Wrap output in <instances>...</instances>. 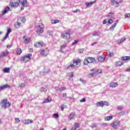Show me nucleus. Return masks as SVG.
<instances>
[{
  "label": "nucleus",
  "instance_id": "8fccbe9b",
  "mask_svg": "<svg viewBox=\"0 0 130 130\" xmlns=\"http://www.w3.org/2000/svg\"><path fill=\"white\" fill-rule=\"evenodd\" d=\"M124 17H125V18H129L130 17V13H129V14H125V15H124Z\"/></svg>",
  "mask_w": 130,
  "mask_h": 130
},
{
  "label": "nucleus",
  "instance_id": "393cba45",
  "mask_svg": "<svg viewBox=\"0 0 130 130\" xmlns=\"http://www.w3.org/2000/svg\"><path fill=\"white\" fill-rule=\"evenodd\" d=\"M123 64V62L117 61L115 62V67H121Z\"/></svg>",
  "mask_w": 130,
  "mask_h": 130
},
{
  "label": "nucleus",
  "instance_id": "e2e57ef3",
  "mask_svg": "<svg viewBox=\"0 0 130 130\" xmlns=\"http://www.w3.org/2000/svg\"><path fill=\"white\" fill-rule=\"evenodd\" d=\"M63 109H64V106L63 105H62V106H61V111H63Z\"/></svg>",
  "mask_w": 130,
  "mask_h": 130
},
{
  "label": "nucleus",
  "instance_id": "f03ea898",
  "mask_svg": "<svg viewBox=\"0 0 130 130\" xmlns=\"http://www.w3.org/2000/svg\"><path fill=\"white\" fill-rule=\"evenodd\" d=\"M61 38L63 39H70L71 38V30L69 29L68 30H65L61 35Z\"/></svg>",
  "mask_w": 130,
  "mask_h": 130
},
{
  "label": "nucleus",
  "instance_id": "6ab92c4d",
  "mask_svg": "<svg viewBox=\"0 0 130 130\" xmlns=\"http://www.w3.org/2000/svg\"><path fill=\"white\" fill-rule=\"evenodd\" d=\"M23 122L24 124H29L30 123H32L33 120H30V119H27V120H25Z\"/></svg>",
  "mask_w": 130,
  "mask_h": 130
},
{
  "label": "nucleus",
  "instance_id": "c756f323",
  "mask_svg": "<svg viewBox=\"0 0 130 130\" xmlns=\"http://www.w3.org/2000/svg\"><path fill=\"white\" fill-rule=\"evenodd\" d=\"M117 23H114L113 25H111V26L110 27V30L113 31L114 29V28L116 27Z\"/></svg>",
  "mask_w": 130,
  "mask_h": 130
},
{
  "label": "nucleus",
  "instance_id": "69168bd1",
  "mask_svg": "<svg viewBox=\"0 0 130 130\" xmlns=\"http://www.w3.org/2000/svg\"><path fill=\"white\" fill-rule=\"evenodd\" d=\"M95 3H96V1H93V2H90V5L92 6V5H94V4H95Z\"/></svg>",
  "mask_w": 130,
  "mask_h": 130
},
{
  "label": "nucleus",
  "instance_id": "4d7b16f0",
  "mask_svg": "<svg viewBox=\"0 0 130 130\" xmlns=\"http://www.w3.org/2000/svg\"><path fill=\"white\" fill-rule=\"evenodd\" d=\"M80 102H86V98H84L80 100Z\"/></svg>",
  "mask_w": 130,
  "mask_h": 130
},
{
  "label": "nucleus",
  "instance_id": "cd10ccee",
  "mask_svg": "<svg viewBox=\"0 0 130 130\" xmlns=\"http://www.w3.org/2000/svg\"><path fill=\"white\" fill-rule=\"evenodd\" d=\"M76 116V113H71L70 114V116H69V118L70 120H72L74 118V117H75V116Z\"/></svg>",
  "mask_w": 130,
  "mask_h": 130
},
{
  "label": "nucleus",
  "instance_id": "9d476101",
  "mask_svg": "<svg viewBox=\"0 0 130 130\" xmlns=\"http://www.w3.org/2000/svg\"><path fill=\"white\" fill-rule=\"evenodd\" d=\"M73 64H74L75 67H77V68H79L80 66H81V60L80 59H78L77 60H73Z\"/></svg>",
  "mask_w": 130,
  "mask_h": 130
},
{
  "label": "nucleus",
  "instance_id": "de8ad7c7",
  "mask_svg": "<svg viewBox=\"0 0 130 130\" xmlns=\"http://www.w3.org/2000/svg\"><path fill=\"white\" fill-rule=\"evenodd\" d=\"M78 42H79V41L78 40H75L74 42L72 43V45H76V44H78Z\"/></svg>",
  "mask_w": 130,
  "mask_h": 130
},
{
  "label": "nucleus",
  "instance_id": "423d86ee",
  "mask_svg": "<svg viewBox=\"0 0 130 130\" xmlns=\"http://www.w3.org/2000/svg\"><path fill=\"white\" fill-rule=\"evenodd\" d=\"M21 4L22 7L20 8L21 11H23L24 10V7H29V3L27 2V0H21L20 2Z\"/></svg>",
  "mask_w": 130,
  "mask_h": 130
},
{
  "label": "nucleus",
  "instance_id": "e433bc0d",
  "mask_svg": "<svg viewBox=\"0 0 130 130\" xmlns=\"http://www.w3.org/2000/svg\"><path fill=\"white\" fill-rule=\"evenodd\" d=\"M16 53L17 54H21V53H22V49H21V48H18L16 51Z\"/></svg>",
  "mask_w": 130,
  "mask_h": 130
},
{
  "label": "nucleus",
  "instance_id": "864d4df0",
  "mask_svg": "<svg viewBox=\"0 0 130 130\" xmlns=\"http://www.w3.org/2000/svg\"><path fill=\"white\" fill-rule=\"evenodd\" d=\"M84 49H80L79 50V53H83L84 52Z\"/></svg>",
  "mask_w": 130,
  "mask_h": 130
},
{
  "label": "nucleus",
  "instance_id": "774afa93",
  "mask_svg": "<svg viewBox=\"0 0 130 130\" xmlns=\"http://www.w3.org/2000/svg\"><path fill=\"white\" fill-rule=\"evenodd\" d=\"M11 47H12V45H7V48H11Z\"/></svg>",
  "mask_w": 130,
  "mask_h": 130
},
{
  "label": "nucleus",
  "instance_id": "c9c22d12",
  "mask_svg": "<svg viewBox=\"0 0 130 130\" xmlns=\"http://www.w3.org/2000/svg\"><path fill=\"white\" fill-rule=\"evenodd\" d=\"M75 67V64H71L70 66L67 67L66 70H70V69H72Z\"/></svg>",
  "mask_w": 130,
  "mask_h": 130
},
{
  "label": "nucleus",
  "instance_id": "49530a36",
  "mask_svg": "<svg viewBox=\"0 0 130 130\" xmlns=\"http://www.w3.org/2000/svg\"><path fill=\"white\" fill-rule=\"evenodd\" d=\"M15 120L16 123H19L21 121L20 120V119H19L18 118H16L15 119Z\"/></svg>",
  "mask_w": 130,
  "mask_h": 130
},
{
  "label": "nucleus",
  "instance_id": "f3484780",
  "mask_svg": "<svg viewBox=\"0 0 130 130\" xmlns=\"http://www.w3.org/2000/svg\"><path fill=\"white\" fill-rule=\"evenodd\" d=\"M118 86L117 82H112L110 84V87L111 88H116Z\"/></svg>",
  "mask_w": 130,
  "mask_h": 130
},
{
  "label": "nucleus",
  "instance_id": "79ce46f5",
  "mask_svg": "<svg viewBox=\"0 0 130 130\" xmlns=\"http://www.w3.org/2000/svg\"><path fill=\"white\" fill-rule=\"evenodd\" d=\"M41 92H46L47 91V88L44 87H42L40 89Z\"/></svg>",
  "mask_w": 130,
  "mask_h": 130
},
{
  "label": "nucleus",
  "instance_id": "6e6552de",
  "mask_svg": "<svg viewBox=\"0 0 130 130\" xmlns=\"http://www.w3.org/2000/svg\"><path fill=\"white\" fill-rule=\"evenodd\" d=\"M49 54V50H48V49H43L40 52V54L42 55V56H46V55Z\"/></svg>",
  "mask_w": 130,
  "mask_h": 130
},
{
  "label": "nucleus",
  "instance_id": "6e6d98bb",
  "mask_svg": "<svg viewBox=\"0 0 130 130\" xmlns=\"http://www.w3.org/2000/svg\"><path fill=\"white\" fill-rule=\"evenodd\" d=\"M25 83H21L19 85V87L23 88V87H25Z\"/></svg>",
  "mask_w": 130,
  "mask_h": 130
},
{
  "label": "nucleus",
  "instance_id": "37998d69",
  "mask_svg": "<svg viewBox=\"0 0 130 130\" xmlns=\"http://www.w3.org/2000/svg\"><path fill=\"white\" fill-rule=\"evenodd\" d=\"M92 35L93 36H99V32L98 31H94Z\"/></svg>",
  "mask_w": 130,
  "mask_h": 130
},
{
  "label": "nucleus",
  "instance_id": "f704fd0d",
  "mask_svg": "<svg viewBox=\"0 0 130 130\" xmlns=\"http://www.w3.org/2000/svg\"><path fill=\"white\" fill-rule=\"evenodd\" d=\"M68 76L70 77L69 80H71V78H74V72L68 73Z\"/></svg>",
  "mask_w": 130,
  "mask_h": 130
},
{
  "label": "nucleus",
  "instance_id": "5fc2aeb1",
  "mask_svg": "<svg viewBox=\"0 0 130 130\" xmlns=\"http://www.w3.org/2000/svg\"><path fill=\"white\" fill-rule=\"evenodd\" d=\"M117 109H118V110H122V109H123V107H119V106H118Z\"/></svg>",
  "mask_w": 130,
  "mask_h": 130
},
{
  "label": "nucleus",
  "instance_id": "f257e3e1",
  "mask_svg": "<svg viewBox=\"0 0 130 130\" xmlns=\"http://www.w3.org/2000/svg\"><path fill=\"white\" fill-rule=\"evenodd\" d=\"M96 63L95 58L92 57H87L83 62L84 64L87 66L88 63Z\"/></svg>",
  "mask_w": 130,
  "mask_h": 130
},
{
  "label": "nucleus",
  "instance_id": "39448f33",
  "mask_svg": "<svg viewBox=\"0 0 130 130\" xmlns=\"http://www.w3.org/2000/svg\"><path fill=\"white\" fill-rule=\"evenodd\" d=\"M44 25L42 23H38V30L37 32L38 34H41V33H43Z\"/></svg>",
  "mask_w": 130,
  "mask_h": 130
},
{
  "label": "nucleus",
  "instance_id": "13d9d810",
  "mask_svg": "<svg viewBox=\"0 0 130 130\" xmlns=\"http://www.w3.org/2000/svg\"><path fill=\"white\" fill-rule=\"evenodd\" d=\"M59 90L60 91H64V90H66V87H61L59 88Z\"/></svg>",
  "mask_w": 130,
  "mask_h": 130
},
{
  "label": "nucleus",
  "instance_id": "0eeeda50",
  "mask_svg": "<svg viewBox=\"0 0 130 130\" xmlns=\"http://www.w3.org/2000/svg\"><path fill=\"white\" fill-rule=\"evenodd\" d=\"M12 32V29L11 28H7V32L6 34L5 37L3 38V39L2 40V42L5 41L6 39H7L9 37V35H10V33Z\"/></svg>",
  "mask_w": 130,
  "mask_h": 130
},
{
  "label": "nucleus",
  "instance_id": "5701e85b",
  "mask_svg": "<svg viewBox=\"0 0 130 130\" xmlns=\"http://www.w3.org/2000/svg\"><path fill=\"white\" fill-rule=\"evenodd\" d=\"M20 60H21V61H24V62H27L29 60L25 57V56H24V57H21Z\"/></svg>",
  "mask_w": 130,
  "mask_h": 130
},
{
  "label": "nucleus",
  "instance_id": "1a4fd4ad",
  "mask_svg": "<svg viewBox=\"0 0 130 130\" xmlns=\"http://www.w3.org/2000/svg\"><path fill=\"white\" fill-rule=\"evenodd\" d=\"M119 121L116 120L113 122L111 124V126L114 128V129H117V125L119 124Z\"/></svg>",
  "mask_w": 130,
  "mask_h": 130
},
{
  "label": "nucleus",
  "instance_id": "412c9836",
  "mask_svg": "<svg viewBox=\"0 0 130 130\" xmlns=\"http://www.w3.org/2000/svg\"><path fill=\"white\" fill-rule=\"evenodd\" d=\"M7 88H10V85L8 84H5L3 86H0V91L1 90H4L5 89H7Z\"/></svg>",
  "mask_w": 130,
  "mask_h": 130
},
{
  "label": "nucleus",
  "instance_id": "bf43d9fd",
  "mask_svg": "<svg viewBox=\"0 0 130 130\" xmlns=\"http://www.w3.org/2000/svg\"><path fill=\"white\" fill-rule=\"evenodd\" d=\"M98 43V42H95L92 43V44H91V46H94V45H96V44H97Z\"/></svg>",
  "mask_w": 130,
  "mask_h": 130
},
{
  "label": "nucleus",
  "instance_id": "b1692460",
  "mask_svg": "<svg viewBox=\"0 0 130 130\" xmlns=\"http://www.w3.org/2000/svg\"><path fill=\"white\" fill-rule=\"evenodd\" d=\"M126 39L125 38H121L120 40H118L117 41L118 44H120L122 43L123 42H124L125 41Z\"/></svg>",
  "mask_w": 130,
  "mask_h": 130
},
{
  "label": "nucleus",
  "instance_id": "c03bdc74",
  "mask_svg": "<svg viewBox=\"0 0 130 130\" xmlns=\"http://www.w3.org/2000/svg\"><path fill=\"white\" fill-rule=\"evenodd\" d=\"M97 126V123H93L91 126L90 127H92V128H94V127H96Z\"/></svg>",
  "mask_w": 130,
  "mask_h": 130
},
{
  "label": "nucleus",
  "instance_id": "a878e982",
  "mask_svg": "<svg viewBox=\"0 0 130 130\" xmlns=\"http://www.w3.org/2000/svg\"><path fill=\"white\" fill-rule=\"evenodd\" d=\"M79 127H80V124L78 123H76L74 124V128H72V129L77 130V129Z\"/></svg>",
  "mask_w": 130,
  "mask_h": 130
},
{
  "label": "nucleus",
  "instance_id": "4468645a",
  "mask_svg": "<svg viewBox=\"0 0 130 130\" xmlns=\"http://www.w3.org/2000/svg\"><path fill=\"white\" fill-rule=\"evenodd\" d=\"M97 59H98V60H99V61L102 62L104 60H105V56H104L103 55L99 56V57H97Z\"/></svg>",
  "mask_w": 130,
  "mask_h": 130
},
{
  "label": "nucleus",
  "instance_id": "bb28decb",
  "mask_svg": "<svg viewBox=\"0 0 130 130\" xmlns=\"http://www.w3.org/2000/svg\"><path fill=\"white\" fill-rule=\"evenodd\" d=\"M98 106H100L101 107H103L104 106V101L99 102L96 104Z\"/></svg>",
  "mask_w": 130,
  "mask_h": 130
},
{
  "label": "nucleus",
  "instance_id": "338daca9",
  "mask_svg": "<svg viewBox=\"0 0 130 130\" xmlns=\"http://www.w3.org/2000/svg\"><path fill=\"white\" fill-rule=\"evenodd\" d=\"M56 23H58V20H54V24H56Z\"/></svg>",
  "mask_w": 130,
  "mask_h": 130
},
{
  "label": "nucleus",
  "instance_id": "9b49d317",
  "mask_svg": "<svg viewBox=\"0 0 130 130\" xmlns=\"http://www.w3.org/2000/svg\"><path fill=\"white\" fill-rule=\"evenodd\" d=\"M122 0H114L111 2L112 5H115L116 8L119 6L120 3H121Z\"/></svg>",
  "mask_w": 130,
  "mask_h": 130
},
{
  "label": "nucleus",
  "instance_id": "a18cd8bd",
  "mask_svg": "<svg viewBox=\"0 0 130 130\" xmlns=\"http://www.w3.org/2000/svg\"><path fill=\"white\" fill-rule=\"evenodd\" d=\"M104 101V106L106 105V106H109V103L106 101Z\"/></svg>",
  "mask_w": 130,
  "mask_h": 130
},
{
  "label": "nucleus",
  "instance_id": "473e14b6",
  "mask_svg": "<svg viewBox=\"0 0 130 130\" xmlns=\"http://www.w3.org/2000/svg\"><path fill=\"white\" fill-rule=\"evenodd\" d=\"M51 101V99L50 98V97L48 96L46 100H45L43 102V103H47L48 102H50Z\"/></svg>",
  "mask_w": 130,
  "mask_h": 130
},
{
  "label": "nucleus",
  "instance_id": "4be33fe9",
  "mask_svg": "<svg viewBox=\"0 0 130 130\" xmlns=\"http://www.w3.org/2000/svg\"><path fill=\"white\" fill-rule=\"evenodd\" d=\"M107 17H108L109 18H110L111 19H114V13H113L112 12H110L107 16Z\"/></svg>",
  "mask_w": 130,
  "mask_h": 130
},
{
  "label": "nucleus",
  "instance_id": "72a5a7b5",
  "mask_svg": "<svg viewBox=\"0 0 130 130\" xmlns=\"http://www.w3.org/2000/svg\"><path fill=\"white\" fill-rule=\"evenodd\" d=\"M89 77H96L97 76V72H93L92 73H90L89 75Z\"/></svg>",
  "mask_w": 130,
  "mask_h": 130
},
{
  "label": "nucleus",
  "instance_id": "ea45409f",
  "mask_svg": "<svg viewBox=\"0 0 130 130\" xmlns=\"http://www.w3.org/2000/svg\"><path fill=\"white\" fill-rule=\"evenodd\" d=\"M47 35H49V36H51L52 37L53 36V33L51 30H48L47 31Z\"/></svg>",
  "mask_w": 130,
  "mask_h": 130
},
{
  "label": "nucleus",
  "instance_id": "4c0bfd02",
  "mask_svg": "<svg viewBox=\"0 0 130 130\" xmlns=\"http://www.w3.org/2000/svg\"><path fill=\"white\" fill-rule=\"evenodd\" d=\"M29 42H30V38H26L24 40V43H25V44H28Z\"/></svg>",
  "mask_w": 130,
  "mask_h": 130
},
{
  "label": "nucleus",
  "instance_id": "f8f14e48",
  "mask_svg": "<svg viewBox=\"0 0 130 130\" xmlns=\"http://www.w3.org/2000/svg\"><path fill=\"white\" fill-rule=\"evenodd\" d=\"M11 10V8L9 7L8 6L6 7L4 10L2 12V14L0 16V17H2V16H4L5 14H7L8 13V11H10Z\"/></svg>",
  "mask_w": 130,
  "mask_h": 130
},
{
  "label": "nucleus",
  "instance_id": "58836bf2",
  "mask_svg": "<svg viewBox=\"0 0 130 130\" xmlns=\"http://www.w3.org/2000/svg\"><path fill=\"white\" fill-rule=\"evenodd\" d=\"M53 117H54L55 118H58L59 117V115L58 114V113L53 114Z\"/></svg>",
  "mask_w": 130,
  "mask_h": 130
},
{
  "label": "nucleus",
  "instance_id": "2f4dec72",
  "mask_svg": "<svg viewBox=\"0 0 130 130\" xmlns=\"http://www.w3.org/2000/svg\"><path fill=\"white\" fill-rule=\"evenodd\" d=\"M113 118V117L112 116H109L105 117V120H111Z\"/></svg>",
  "mask_w": 130,
  "mask_h": 130
},
{
  "label": "nucleus",
  "instance_id": "3c124183",
  "mask_svg": "<svg viewBox=\"0 0 130 130\" xmlns=\"http://www.w3.org/2000/svg\"><path fill=\"white\" fill-rule=\"evenodd\" d=\"M108 24H111L112 23H113V20H112V19H110L108 21Z\"/></svg>",
  "mask_w": 130,
  "mask_h": 130
},
{
  "label": "nucleus",
  "instance_id": "2eb2a0df",
  "mask_svg": "<svg viewBox=\"0 0 130 130\" xmlns=\"http://www.w3.org/2000/svg\"><path fill=\"white\" fill-rule=\"evenodd\" d=\"M17 21L20 23H25V22H26V18H25V17H20L17 19Z\"/></svg>",
  "mask_w": 130,
  "mask_h": 130
},
{
  "label": "nucleus",
  "instance_id": "0e129e2a",
  "mask_svg": "<svg viewBox=\"0 0 130 130\" xmlns=\"http://www.w3.org/2000/svg\"><path fill=\"white\" fill-rule=\"evenodd\" d=\"M73 12V13H78V12H80V10L79 9H76V10H74Z\"/></svg>",
  "mask_w": 130,
  "mask_h": 130
},
{
  "label": "nucleus",
  "instance_id": "aec40b11",
  "mask_svg": "<svg viewBox=\"0 0 130 130\" xmlns=\"http://www.w3.org/2000/svg\"><path fill=\"white\" fill-rule=\"evenodd\" d=\"M67 47V43H64L63 45H61L60 49V52L63 53L64 51H62V49H64Z\"/></svg>",
  "mask_w": 130,
  "mask_h": 130
},
{
  "label": "nucleus",
  "instance_id": "052dcab7",
  "mask_svg": "<svg viewBox=\"0 0 130 130\" xmlns=\"http://www.w3.org/2000/svg\"><path fill=\"white\" fill-rule=\"evenodd\" d=\"M62 97L63 98H66V97H67V94L66 93H63V94L62 95Z\"/></svg>",
  "mask_w": 130,
  "mask_h": 130
},
{
  "label": "nucleus",
  "instance_id": "20e7f679",
  "mask_svg": "<svg viewBox=\"0 0 130 130\" xmlns=\"http://www.w3.org/2000/svg\"><path fill=\"white\" fill-rule=\"evenodd\" d=\"M20 3H21V1L15 0L14 2H10V5L11 8H18L20 6Z\"/></svg>",
  "mask_w": 130,
  "mask_h": 130
},
{
  "label": "nucleus",
  "instance_id": "c85d7f7f",
  "mask_svg": "<svg viewBox=\"0 0 130 130\" xmlns=\"http://www.w3.org/2000/svg\"><path fill=\"white\" fill-rule=\"evenodd\" d=\"M129 56H124L122 57L121 60H124L125 61H126V60H129Z\"/></svg>",
  "mask_w": 130,
  "mask_h": 130
},
{
  "label": "nucleus",
  "instance_id": "dca6fc26",
  "mask_svg": "<svg viewBox=\"0 0 130 130\" xmlns=\"http://www.w3.org/2000/svg\"><path fill=\"white\" fill-rule=\"evenodd\" d=\"M9 54H10V52H9L8 50H6V51L2 52L0 56H1V57L2 56H7V55H9Z\"/></svg>",
  "mask_w": 130,
  "mask_h": 130
},
{
  "label": "nucleus",
  "instance_id": "09e8293b",
  "mask_svg": "<svg viewBox=\"0 0 130 130\" xmlns=\"http://www.w3.org/2000/svg\"><path fill=\"white\" fill-rule=\"evenodd\" d=\"M85 5H86L87 8H89L92 6V5H91V4L89 3H86L85 4Z\"/></svg>",
  "mask_w": 130,
  "mask_h": 130
},
{
  "label": "nucleus",
  "instance_id": "7ed1b4c3",
  "mask_svg": "<svg viewBox=\"0 0 130 130\" xmlns=\"http://www.w3.org/2000/svg\"><path fill=\"white\" fill-rule=\"evenodd\" d=\"M1 104L2 105V107H5V108H7L8 107H10L11 106V103L9 102H8L7 99H3L1 101Z\"/></svg>",
  "mask_w": 130,
  "mask_h": 130
},
{
  "label": "nucleus",
  "instance_id": "a211bd4d",
  "mask_svg": "<svg viewBox=\"0 0 130 130\" xmlns=\"http://www.w3.org/2000/svg\"><path fill=\"white\" fill-rule=\"evenodd\" d=\"M14 27L17 29H19L21 27V23L17 20L14 24Z\"/></svg>",
  "mask_w": 130,
  "mask_h": 130
},
{
  "label": "nucleus",
  "instance_id": "603ef678",
  "mask_svg": "<svg viewBox=\"0 0 130 130\" xmlns=\"http://www.w3.org/2000/svg\"><path fill=\"white\" fill-rule=\"evenodd\" d=\"M114 55V54L113 53H110L108 55L109 57H112Z\"/></svg>",
  "mask_w": 130,
  "mask_h": 130
},
{
  "label": "nucleus",
  "instance_id": "680f3d73",
  "mask_svg": "<svg viewBox=\"0 0 130 130\" xmlns=\"http://www.w3.org/2000/svg\"><path fill=\"white\" fill-rule=\"evenodd\" d=\"M106 23H107V20L106 19H104V20H103V24L104 25H105V24H106Z\"/></svg>",
  "mask_w": 130,
  "mask_h": 130
},
{
  "label": "nucleus",
  "instance_id": "ddd939ff",
  "mask_svg": "<svg viewBox=\"0 0 130 130\" xmlns=\"http://www.w3.org/2000/svg\"><path fill=\"white\" fill-rule=\"evenodd\" d=\"M35 47H40V46H45V44L42 42H38L35 44Z\"/></svg>",
  "mask_w": 130,
  "mask_h": 130
},
{
  "label": "nucleus",
  "instance_id": "a19ab883",
  "mask_svg": "<svg viewBox=\"0 0 130 130\" xmlns=\"http://www.w3.org/2000/svg\"><path fill=\"white\" fill-rule=\"evenodd\" d=\"M25 56L27 58V59H30V58H31V56H32V54H28Z\"/></svg>",
  "mask_w": 130,
  "mask_h": 130
},
{
  "label": "nucleus",
  "instance_id": "7c9ffc66",
  "mask_svg": "<svg viewBox=\"0 0 130 130\" xmlns=\"http://www.w3.org/2000/svg\"><path fill=\"white\" fill-rule=\"evenodd\" d=\"M10 68H6L3 69V73H10Z\"/></svg>",
  "mask_w": 130,
  "mask_h": 130
}]
</instances>
